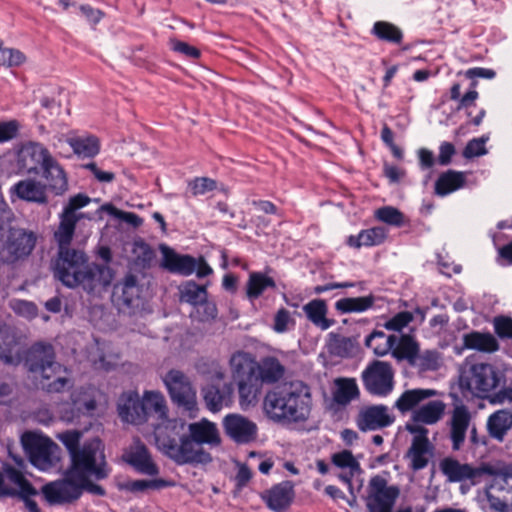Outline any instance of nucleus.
<instances>
[{"mask_svg":"<svg viewBox=\"0 0 512 512\" xmlns=\"http://www.w3.org/2000/svg\"><path fill=\"white\" fill-rule=\"evenodd\" d=\"M185 425L184 420L173 419L154 428L157 448L177 465L210 463L212 456L203 445H220L221 437L216 424L203 418L188 424V433L185 432Z\"/></svg>","mask_w":512,"mask_h":512,"instance_id":"f257e3e1","label":"nucleus"},{"mask_svg":"<svg viewBox=\"0 0 512 512\" xmlns=\"http://www.w3.org/2000/svg\"><path fill=\"white\" fill-rule=\"evenodd\" d=\"M53 270L54 276L66 287H81L88 293L105 288L112 280L107 266L90 264L83 251L69 246L58 248Z\"/></svg>","mask_w":512,"mask_h":512,"instance_id":"f03ea898","label":"nucleus"},{"mask_svg":"<svg viewBox=\"0 0 512 512\" xmlns=\"http://www.w3.org/2000/svg\"><path fill=\"white\" fill-rule=\"evenodd\" d=\"M312 406L310 387L294 381L269 391L263 402L267 416L276 421L303 422L309 418Z\"/></svg>","mask_w":512,"mask_h":512,"instance_id":"7ed1b4c3","label":"nucleus"},{"mask_svg":"<svg viewBox=\"0 0 512 512\" xmlns=\"http://www.w3.org/2000/svg\"><path fill=\"white\" fill-rule=\"evenodd\" d=\"M27 369L40 377V384L48 393H61L73 386L70 372L56 361L53 345L44 342L33 344L25 358Z\"/></svg>","mask_w":512,"mask_h":512,"instance_id":"20e7f679","label":"nucleus"},{"mask_svg":"<svg viewBox=\"0 0 512 512\" xmlns=\"http://www.w3.org/2000/svg\"><path fill=\"white\" fill-rule=\"evenodd\" d=\"M12 210L0 194V262L14 264L27 258L36 244V235L22 228H12Z\"/></svg>","mask_w":512,"mask_h":512,"instance_id":"39448f33","label":"nucleus"},{"mask_svg":"<svg viewBox=\"0 0 512 512\" xmlns=\"http://www.w3.org/2000/svg\"><path fill=\"white\" fill-rule=\"evenodd\" d=\"M110 472L103 443L99 438H93L85 441L81 449L72 454L70 465L62 478L73 481L80 477L92 476L93 479L100 481L106 479Z\"/></svg>","mask_w":512,"mask_h":512,"instance_id":"423d86ee","label":"nucleus"},{"mask_svg":"<svg viewBox=\"0 0 512 512\" xmlns=\"http://www.w3.org/2000/svg\"><path fill=\"white\" fill-rule=\"evenodd\" d=\"M230 367L234 381L238 386L239 404L242 409L254 406L262 389V383L255 373L256 361L245 352H236L231 356Z\"/></svg>","mask_w":512,"mask_h":512,"instance_id":"0eeeda50","label":"nucleus"},{"mask_svg":"<svg viewBox=\"0 0 512 512\" xmlns=\"http://www.w3.org/2000/svg\"><path fill=\"white\" fill-rule=\"evenodd\" d=\"M92 476L80 477L71 481L69 478H60L46 483L41 487V494L45 501L53 505H66L76 502L84 491L98 496L105 495V489L91 481Z\"/></svg>","mask_w":512,"mask_h":512,"instance_id":"6e6552de","label":"nucleus"},{"mask_svg":"<svg viewBox=\"0 0 512 512\" xmlns=\"http://www.w3.org/2000/svg\"><path fill=\"white\" fill-rule=\"evenodd\" d=\"M502 374L489 363H474L464 368L459 377V387L464 395L470 394L479 399L491 396L501 382Z\"/></svg>","mask_w":512,"mask_h":512,"instance_id":"1a4fd4ad","label":"nucleus"},{"mask_svg":"<svg viewBox=\"0 0 512 512\" xmlns=\"http://www.w3.org/2000/svg\"><path fill=\"white\" fill-rule=\"evenodd\" d=\"M21 442L30 463L41 471L52 469L60 461L59 446L44 435L26 432Z\"/></svg>","mask_w":512,"mask_h":512,"instance_id":"9d476101","label":"nucleus"},{"mask_svg":"<svg viewBox=\"0 0 512 512\" xmlns=\"http://www.w3.org/2000/svg\"><path fill=\"white\" fill-rule=\"evenodd\" d=\"M161 266L167 271L181 276H190L196 273L198 278H204L213 273V269L204 257L195 258L188 254L176 253L172 248L161 245Z\"/></svg>","mask_w":512,"mask_h":512,"instance_id":"9b49d317","label":"nucleus"},{"mask_svg":"<svg viewBox=\"0 0 512 512\" xmlns=\"http://www.w3.org/2000/svg\"><path fill=\"white\" fill-rule=\"evenodd\" d=\"M400 495L397 485L388 486L387 480L375 475L371 477L368 485L366 507L368 512H393L395 503Z\"/></svg>","mask_w":512,"mask_h":512,"instance_id":"f8f14e48","label":"nucleus"},{"mask_svg":"<svg viewBox=\"0 0 512 512\" xmlns=\"http://www.w3.org/2000/svg\"><path fill=\"white\" fill-rule=\"evenodd\" d=\"M365 390L374 396L386 397L394 388L392 366L384 361H374L362 372Z\"/></svg>","mask_w":512,"mask_h":512,"instance_id":"ddd939ff","label":"nucleus"},{"mask_svg":"<svg viewBox=\"0 0 512 512\" xmlns=\"http://www.w3.org/2000/svg\"><path fill=\"white\" fill-rule=\"evenodd\" d=\"M163 381L174 403L189 412L196 409V392L183 372L172 369L165 375Z\"/></svg>","mask_w":512,"mask_h":512,"instance_id":"4468645a","label":"nucleus"},{"mask_svg":"<svg viewBox=\"0 0 512 512\" xmlns=\"http://www.w3.org/2000/svg\"><path fill=\"white\" fill-rule=\"evenodd\" d=\"M440 469L450 482L469 481L473 485L480 483L483 477L486 476V473L492 472L487 463L473 466L468 463H460L458 460L450 457L444 458L441 461Z\"/></svg>","mask_w":512,"mask_h":512,"instance_id":"2eb2a0df","label":"nucleus"},{"mask_svg":"<svg viewBox=\"0 0 512 512\" xmlns=\"http://www.w3.org/2000/svg\"><path fill=\"white\" fill-rule=\"evenodd\" d=\"M471 422L472 415L468 407L462 403L455 405L446 422L447 437L453 451H460L464 447Z\"/></svg>","mask_w":512,"mask_h":512,"instance_id":"dca6fc26","label":"nucleus"},{"mask_svg":"<svg viewBox=\"0 0 512 512\" xmlns=\"http://www.w3.org/2000/svg\"><path fill=\"white\" fill-rule=\"evenodd\" d=\"M50 157L51 153L44 145L28 142L23 144L17 152V168L23 174H39Z\"/></svg>","mask_w":512,"mask_h":512,"instance_id":"f3484780","label":"nucleus"},{"mask_svg":"<svg viewBox=\"0 0 512 512\" xmlns=\"http://www.w3.org/2000/svg\"><path fill=\"white\" fill-rule=\"evenodd\" d=\"M225 434L237 444H248L257 437V425L241 414H228L222 421Z\"/></svg>","mask_w":512,"mask_h":512,"instance_id":"a211bd4d","label":"nucleus"},{"mask_svg":"<svg viewBox=\"0 0 512 512\" xmlns=\"http://www.w3.org/2000/svg\"><path fill=\"white\" fill-rule=\"evenodd\" d=\"M394 422L395 416L383 404L371 405L361 409L356 419L357 427L362 432L387 428Z\"/></svg>","mask_w":512,"mask_h":512,"instance_id":"6ab92c4d","label":"nucleus"},{"mask_svg":"<svg viewBox=\"0 0 512 512\" xmlns=\"http://www.w3.org/2000/svg\"><path fill=\"white\" fill-rule=\"evenodd\" d=\"M123 460L140 474L148 476L159 474V467L152 460L147 447L140 441L136 442L125 452Z\"/></svg>","mask_w":512,"mask_h":512,"instance_id":"aec40b11","label":"nucleus"},{"mask_svg":"<svg viewBox=\"0 0 512 512\" xmlns=\"http://www.w3.org/2000/svg\"><path fill=\"white\" fill-rule=\"evenodd\" d=\"M1 480L4 488L11 490L13 494H0V497H19L23 493L38 494V491L26 479L24 474L10 464L3 465Z\"/></svg>","mask_w":512,"mask_h":512,"instance_id":"412c9836","label":"nucleus"},{"mask_svg":"<svg viewBox=\"0 0 512 512\" xmlns=\"http://www.w3.org/2000/svg\"><path fill=\"white\" fill-rule=\"evenodd\" d=\"M46 181V190L49 189L57 196L63 195L68 190V178L65 170L51 155L40 170Z\"/></svg>","mask_w":512,"mask_h":512,"instance_id":"4be33fe9","label":"nucleus"},{"mask_svg":"<svg viewBox=\"0 0 512 512\" xmlns=\"http://www.w3.org/2000/svg\"><path fill=\"white\" fill-rule=\"evenodd\" d=\"M295 496L294 484L282 481L266 491L263 499L269 509L274 512H284L293 502Z\"/></svg>","mask_w":512,"mask_h":512,"instance_id":"5701e85b","label":"nucleus"},{"mask_svg":"<svg viewBox=\"0 0 512 512\" xmlns=\"http://www.w3.org/2000/svg\"><path fill=\"white\" fill-rule=\"evenodd\" d=\"M11 196L15 195L20 200L46 204L48 197L46 194V185L35 179L20 180L10 188Z\"/></svg>","mask_w":512,"mask_h":512,"instance_id":"b1692460","label":"nucleus"},{"mask_svg":"<svg viewBox=\"0 0 512 512\" xmlns=\"http://www.w3.org/2000/svg\"><path fill=\"white\" fill-rule=\"evenodd\" d=\"M118 414L122 421L131 424H142L145 422V412L142 400L136 392H129L122 395L118 404Z\"/></svg>","mask_w":512,"mask_h":512,"instance_id":"393cba45","label":"nucleus"},{"mask_svg":"<svg viewBox=\"0 0 512 512\" xmlns=\"http://www.w3.org/2000/svg\"><path fill=\"white\" fill-rule=\"evenodd\" d=\"M96 408V401L82 391H74L71 394V403L66 404L61 410V418L67 422H73L81 415L90 414Z\"/></svg>","mask_w":512,"mask_h":512,"instance_id":"a878e982","label":"nucleus"},{"mask_svg":"<svg viewBox=\"0 0 512 512\" xmlns=\"http://www.w3.org/2000/svg\"><path fill=\"white\" fill-rule=\"evenodd\" d=\"M434 454V446L428 438H413L406 458L410 460L409 467L419 471L427 467Z\"/></svg>","mask_w":512,"mask_h":512,"instance_id":"bb28decb","label":"nucleus"},{"mask_svg":"<svg viewBox=\"0 0 512 512\" xmlns=\"http://www.w3.org/2000/svg\"><path fill=\"white\" fill-rule=\"evenodd\" d=\"M233 391L231 383H224L222 386L212 384L203 388V397L208 410L218 412L224 406H228L232 401Z\"/></svg>","mask_w":512,"mask_h":512,"instance_id":"cd10ccee","label":"nucleus"},{"mask_svg":"<svg viewBox=\"0 0 512 512\" xmlns=\"http://www.w3.org/2000/svg\"><path fill=\"white\" fill-rule=\"evenodd\" d=\"M140 292L137 277L133 274L126 275L123 281L115 286L114 291L118 295L119 304L128 309H133L140 305Z\"/></svg>","mask_w":512,"mask_h":512,"instance_id":"c85d7f7f","label":"nucleus"},{"mask_svg":"<svg viewBox=\"0 0 512 512\" xmlns=\"http://www.w3.org/2000/svg\"><path fill=\"white\" fill-rule=\"evenodd\" d=\"M486 427L492 439L502 442L512 429V409H499L493 412L487 419Z\"/></svg>","mask_w":512,"mask_h":512,"instance_id":"c756f323","label":"nucleus"},{"mask_svg":"<svg viewBox=\"0 0 512 512\" xmlns=\"http://www.w3.org/2000/svg\"><path fill=\"white\" fill-rule=\"evenodd\" d=\"M302 309L307 319L322 331L328 330L336 323L334 319L327 317L328 306L323 299H313L303 305Z\"/></svg>","mask_w":512,"mask_h":512,"instance_id":"7c9ffc66","label":"nucleus"},{"mask_svg":"<svg viewBox=\"0 0 512 512\" xmlns=\"http://www.w3.org/2000/svg\"><path fill=\"white\" fill-rule=\"evenodd\" d=\"M143 410L145 412V422L149 417L155 416L161 422L155 425V428L164 425L167 418V406L164 396L160 392L146 391L142 398Z\"/></svg>","mask_w":512,"mask_h":512,"instance_id":"2f4dec72","label":"nucleus"},{"mask_svg":"<svg viewBox=\"0 0 512 512\" xmlns=\"http://www.w3.org/2000/svg\"><path fill=\"white\" fill-rule=\"evenodd\" d=\"M436 395V391L432 389H408L405 390L394 403L396 408L401 414H406L417 409L418 405Z\"/></svg>","mask_w":512,"mask_h":512,"instance_id":"473e14b6","label":"nucleus"},{"mask_svg":"<svg viewBox=\"0 0 512 512\" xmlns=\"http://www.w3.org/2000/svg\"><path fill=\"white\" fill-rule=\"evenodd\" d=\"M255 373L261 383L274 384L285 374V367L275 357H265L260 363L256 362Z\"/></svg>","mask_w":512,"mask_h":512,"instance_id":"72a5a7b5","label":"nucleus"},{"mask_svg":"<svg viewBox=\"0 0 512 512\" xmlns=\"http://www.w3.org/2000/svg\"><path fill=\"white\" fill-rule=\"evenodd\" d=\"M81 220L80 216L69 214L63 211L59 214V225L54 232V239L58 248L70 246L75 234L77 223Z\"/></svg>","mask_w":512,"mask_h":512,"instance_id":"f704fd0d","label":"nucleus"},{"mask_svg":"<svg viewBox=\"0 0 512 512\" xmlns=\"http://www.w3.org/2000/svg\"><path fill=\"white\" fill-rule=\"evenodd\" d=\"M18 338L9 326H0V360L5 364L18 363Z\"/></svg>","mask_w":512,"mask_h":512,"instance_id":"c9c22d12","label":"nucleus"},{"mask_svg":"<svg viewBox=\"0 0 512 512\" xmlns=\"http://www.w3.org/2000/svg\"><path fill=\"white\" fill-rule=\"evenodd\" d=\"M463 346L465 349L487 353L496 352L499 349V343L491 333H482L479 331L464 334Z\"/></svg>","mask_w":512,"mask_h":512,"instance_id":"e433bc0d","label":"nucleus"},{"mask_svg":"<svg viewBox=\"0 0 512 512\" xmlns=\"http://www.w3.org/2000/svg\"><path fill=\"white\" fill-rule=\"evenodd\" d=\"M334 383L332 398L336 404L346 406L359 397V388L354 378L340 377L335 379Z\"/></svg>","mask_w":512,"mask_h":512,"instance_id":"4c0bfd02","label":"nucleus"},{"mask_svg":"<svg viewBox=\"0 0 512 512\" xmlns=\"http://www.w3.org/2000/svg\"><path fill=\"white\" fill-rule=\"evenodd\" d=\"M444 410L445 404L441 400H432L414 410L412 420L415 423L433 425L442 418Z\"/></svg>","mask_w":512,"mask_h":512,"instance_id":"58836bf2","label":"nucleus"},{"mask_svg":"<svg viewBox=\"0 0 512 512\" xmlns=\"http://www.w3.org/2000/svg\"><path fill=\"white\" fill-rule=\"evenodd\" d=\"M376 297L373 294L362 297H345L335 302V309L341 314L363 313L373 308Z\"/></svg>","mask_w":512,"mask_h":512,"instance_id":"ea45409f","label":"nucleus"},{"mask_svg":"<svg viewBox=\"0 0 512 512\" xmlns=\"http://www.w3.org/2000/svg\"><path fill=\"white\" fill-rule=\"evenodd\" d=\"M387 230L384 227H373L362 230L358 235H350L347 244L353 248L377 246L384 242Z\"/></svg>","mask_w":512,"mask_h":512,"instance_id":"a19ab883","label":"nucleus"},{"mask_svg":"<svg viewBox=\"0 0 512 512\" xmlns=\"http://www.w3.org/2000/svg\"><path fill=\"white\" fill-rule=\"evenodd\" d=\"M465 174L460 171L448 170L442 173L435 183V193L438 196H446L465 184Z\"/></svg>","mask_w":512,"mask_h":512,"instance_id":"79ce46f5","label":"nucleus"},{"mask_svg":"<svg viewBox=\"0 0 512 512\" xmlns=\"http://www.w3.org/2000/svg\"><path fill=\"white\" fill-rule=\"evenodd\" d=\"M489 468L492 472L486 473V475L493 477L490 490L494 492H505L507 495L512 496V464L504 465L499 468L489 464Z\"/></svg>","mask_w":512,"mask_h":512,"instance_id":"37998d69","label":"nucleus"},{"mask_svg":"<svg viewBox=\"0 0 512 512\" xmlns=\"http://www.w3.org/2000/svg\"><path fill=\"white\" fill-rule=\"evenodd\" d=\"M276 288L273 278L262 272H251L246 283V295L251 301L258 299L267 289Z\"/></svg>","mask_w":512,"mask_h":512,"instance_id":"c03bdc74","label":"nucleus"},{"mask_svg":"<svg viewBox=\"0 0 512 512\" xmlns=\"http://www.w3.org/2000/svg\"><path fill=\"white\" fill-rule=\"evenodd\" d=\"M397 342L396 335L387 336L383 331L374 330L365 339V345L372 349L374 354L383 356L395 346Z\"/></svg>","mask_w":512,"mask_h":512,"instance_id":"a18cd8bd","label":"nucleus"},{"mask_svg":"<svg viewBox=\"0 0 512 512\" xmlns=\"http://www.w3.org/2000/svg\"><path fill=\"white\" fill-rule=\"evenodd\" d=\"M180 302L187 303L194 308L208 297L207 288L195 281H186L179 286Z\"/></svg>","mask_w":512,"mask_h":512,"instance_id":"49530a36","label":"nucleus"},{"mask_svg":"<svg viewBox=\"0 0 512 512\" xmlns=\"http://www.w3.org/2000/svg\"><path fill=\"white\" fill-rule=\"evenodd\" d=\"M67 141L73 152L82 158L94 157L100 150L99 141L94 136L71 137Z\"/></svg>","mask_w":512,"mask_h":512,"instance_id":"de8ad7c7","label":"nucleus"},{"mask_svg":"<svg viewBox=\"0 0 512 512\" xmlns=\"http://www.w3.org/2000/svg\"><path fill=\"white\" fill-rule=\"evenodd\" d=\"M371 34L381 41L392 44H400L403 40L402 30L387 21H376L371 29Z\"/></svg>","mask_w":512,"mask_h":512,"instance_id":"09e8293b","label":"nucleus"},{"mask_svg":"<svg viewBox=\"0 0 512 512\" xmlns=\"http://www.w3.org/2000/svg\"><path fill=\"white\" fill-rule=\"evenodd\" d=\"M418 352L419 346L417 342L409 335L397 337V342L392 348V354L396 359L407 360L410 365L413 364Z\"/></svg>","mask_w":512,"mask_h":512,"instance_id":"8fccbe9b","label":"nucleus"},{"mask_svg":"<svg viewBox=\"0 0 512 512\" xmlns=\"http://www.w3.org/2000/svg\"><path fill=\"white\" fill-rule=\"evenodd\" d=\"M331 335L333 338L329 344V351L332 355L346 358L353 354L355 346L354 341L351 338L334 334Z\"/></svg>","mask_w":512,"mask_h":512,"instance_id":"3c124183","label":"nucleus"},{"mask_svg":"<svg viewBox=\"0 0 512 512\" xmlns=\"http://www.w3.org/2000/svg\"><path fill=\"white\" fill-rule=\"evenodd\" d=\"M439 353L434 350H426L417 354L412 366L421 371H435L439 368Z\"/></svg>","mask_w":512,"mask_h":512,"instance_id":"603ef678","label":"nucleus"},{"mask_svg":"<svg viewBox=\"0 0 512 512\" xmlns=\"http://www.w3.org/2000/svg\"><path fill=\"white\" fill-rule=\"evenodd\" d=\"M331 462L340 469L362 471L360 463L355 459L350 450H342L332 454Z\"/></svg>","mask_w":512,"mask_h":512,"instance_id":"864d4df0","label":"nucleus"},{"mask_svg":"<svg viewBox=\"0 0 512 512\" xmlns=\"http://www.w3.org/2000/svg\"><path fill=\"white\" fill-rule=\"evenodd\" d=\"M375 217L388 225L400 227L404 223V216L397 208L384 206L375 211Z\"/></svg>","mask_w":512,"mask_h":512,"instance_id":"5fc2aeb1","label":"nucleus"},{"mask_svg":"<svg viewBox=\"0 0 512 512\" xmlns=\"http://www.w3.org/2000/svg\"><path fill=\"white\" fill-rule=\"evenodd\" d=\"M216 181L208 177H195L188 181V193L197 197L216 189Z\"/></svg>","mask_w":512,"mask_h":512,"instance_id":"6e6d98bb","label":"nucleus"},{"mask_svg":"<svg viewBox=\"0 0 512 512\" xmlns=\"http://www.w3.org/2000/svg\"><path fill=\"white\" fill-rule=\"evenodd\" d=\"M83 434L79 430H66L57 434V439L66 447L69 456L81 449L80 441Z\"/></svg>","mask_w":512,"mask_h":512,"instance_id":"4d7b16f0","label":"nucleus"},{"mask_svg":"<svg viewBox=\"0 0 512 512\" xmlns=\"http://www.w3.org/2000/svg\"><path fill=\"white\" fill-rule=\"evenodd\" d=\"M295 326V320L285 308H280L274 316L273 329L277 333H285Z\"/></svg>","mask_w":512,"mask_h":512,"instance_id":"13d9d810","label":"nucleus"},{"mask_svg":"<svg viewBox=\"0 0 512 512\" xmlns=\"http://www.w3.org/2000/svg\"><path fill=\"white\" fill-rule=\"evenodd\" d=\"M487 141L488 137L485 136L470 140L463 150V156L467 159H470L485 155L487 153V150L485 148V144Z\"/></svg>","mask_w":512,"mask_h":512,"instance_id":"bf43d9fd","label":"nucleus"},{"mask_svg":"<svg viewBox=\"0 0 512 512\" xmlns=\"http://www.w3.org/2000/svg\"><path fill=\"white\" fill-rule=\"evenodd\" d=\"M25 61V55L17 49L0 47V63L9 67L19 66Z\"/></svg>","mask_w":512,"mask_h":512,"instance_id":"052dcab7","label":"nucleus"},{"mask_svg":"<svg viewBox=\"0 0 512 512\" xmlns=\"http://www.w3.org/2000/svg\"><path fill=\"white\" fill-rule=\"evenodd\" d=\"M197 318L201 322L210 321L217 317L218 310L216 304L213 301L208 300V297L204 301L199 303L195 307Z\"/></svg>","mask_w":512,"mask_h":512,"instance_id":"680f3d73","label":"nucleus"},{"mask_svg":"<svg viewBox=\"0 0 512 512\" xmlns=\"http://www.w3.org/2000/svg\"><path fill=\"white\" fill-rule=\"evenodd\" d=\"M90 201L91 199L87 195L79 193L70 197L68 203L63 207V211H67L71 215L80 216L82 219L84 217V213H78L77 210L88 205Z\"/></svg>","mask_w":512,"mask_h":512,"instance_id":"e2e57ef3","label":"nucleus"},{"mask_svg":"<svg viewBox=\"0 0 512 512\" xmlns=\"http://www.w3.org/2000/svg\"><path fill=\"white\" fill-rule=\"evenodd\" d=\"M412 319L413 316L410 312H399L388 321H386L384 327L390 331H401L412 321Z\"/></svg>","mask_w":512,"mask_h":512,"instance_id":"0e129e2a","label":"nucleus"},{"mask_svg":"<svg viewBox=\"0 0 512 512\" xmlns=\"http://www.w3.org/2000/svg\"><path fill=\"white\" fill-rule=\"evenodd\" d=\"M103 209L108 211L112 216L132 225L133 227H139L142 224V219L133 212L121 211L112 205H105Z\"/></svg>","mask_w":512,"mask_h":512,"instance_id":"69168bd1","label":"nucleus"},{"mask_svg":"<svg viewBox=\"0 0 512 512\" xmlns=\"http://www.w3.org/2000/svg\"><path fill=\"white\" fill-rule=\"evenodd\" d=\"M494 330L501 339H512V318L496 317L494 319Z\"/></svg>","mask_w":512,"mask_h":512,"instance_id":"338daca9","label":"nucleus"},{"mask_svg":"<svg viewBox=\"0 0 512 512\" xmlns=\"http://www.w3.org/2000/svg\"><path fill=\"white\" fill-rule=\"evenodd\" d=\"M13 310L26 318H34L37 316V307L33 302L26 300H15L12 303Z\"/></svg>","mask_w":512,"mask_h":512,"instance_id":"774afa93","label":"nucleus"}]
</instances>
